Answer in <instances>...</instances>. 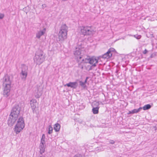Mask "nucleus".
<instances>
[{
	"instance_id": "1",
	"label": "nucleus",
	"mask_w": 157,
	"mask_h": 157,
	"mask_svg": "<svg viewBox=\"0 0 157 157\" xmlns=\"http://www.w3.org/2000/svg\"><path fill=\"white\" fill-rule=\"evenodd\" d=\"M12 79V76L8 75H5L2 79L3 94L6 97H8L10 95Z\"/></svg>"
},
{
	"instance_id": "2",
	"label": "nucleus",
	"mask_w": 157,
	"mask_h": 157,
	"mask_svg": "<svg viewBox=\"0 0 157 157\" xmlns=\"http://www.w3.org/2000/svg\"><path fill=\"white\" fill-rule=\"evenodd\" d=\"M21 110L20 107L15 105L12 109L8 120V124L10 127L12 126L18 117Z\"/></svg>"
},
{
	"instance_id": "3",
	"label": "nucleus",
	"mask_w": 157,
	"mask_h": 157,
	"mask_svg": "<svg viewBox=\"0 0 157 157\" xmlns=\"http://www.w3.org/2000/svg\"><path fill=\"white\" fill-rule=\"evenodd\" d=\"M67 29L68 27L65 24L62 25L58 34L59 41H63L67 38Z\"/></svg>"
},
{
	"instance_id": "4",
	"label": "nucleus",
	"mask_w": 157,
	"mask_h": 157,
	"mask_svg": "<svg viewBox=\"0 0 157 157\" xmlns=\"http://www.w3.org/2000/svg\"><path fill=\"white\" fill-rule=\"evenodd\" d=\"M44 59V55L43 52L40 50L37 51L34 58V62L36 64L40 65L43 62Z\"/></svg>"
},
{
	"instance_id": "5",
	"label": "nucleus",
	"mask_w": 157,
	"mask_h": 157,
	"mask_svg": "<svg viewBox=\"0 0 157 157\" xmlns=\"http://www.w3.org/2000/svg\"><path fill=\"white\" fill-rule=\"evenodd\" d=\"M25 127V123L22 117H20L17 122V124L15 125L14 131L16 134H18Z\"/></svg>"
},
{
	"instance_id": "6",
	"label": "nucleus",
	"mask_w": 157,
	"mask_h": 157,
	"mask_svg": "<svg viewBox=\"0 0 157 157\" xmlns=\"http://www.w3.org/2000/svg\"><path fill=\"white\" fill-rule=\"evenodd\" d=\"M80 33L85 35H89L93 34L94 31L93 29L90 26H82L80 28Z\"/></svg>"
},
{
	"instance_id": "7",
	"label": "nucleus",
	"mask_w": 157,
	"mask_h": 157,
	"mask_svg": "<svg viewBox=\"0 0 157 157\" xmlns=\"http://www.w3.org/2000/svg\"><path fill=\"white\" fill-rule=\"evenodd\" d=\"M83 52L82 49L80 48H76L75 51L74 52V54L76 57L77 60L79 62H81V61H84V60L82 57V54Z\"/></svg>"
},
{
	"instance_id": "8",
	"label": "nucleus",
	"mask_w": 157,
	"mask_h": 157,
	"mask_svg": "<svg viewBox=\"0 0 157 157\" xmlns=\"http://www.w3.org/2000/svg\"><path fill=\"white\" fill-rule=\"evenodd\" d=\"M85 62L86 63H89L92 65L90 67L89 70L91 69V67H95L96 66V64L98 62V59L94 57L91 58L86 59L85 60Z\"/></svg>"
},
{
	"instance_id": "9",
	"label": "nucleus",
	"mask_w": 157,
	"mask_h": 157,
	"mask_svg": "<svg viewBox=\"0 0 157 157\" xmlns=\"http://www.w3.org/2000/svg\"><path fill=\"white\" fill-rule=\"evenodd\" d=\"M31 107L32 110L34 111L36 108L38 107V104L36 99H32L30 101Z\"/></svg>"
},
{
	"instance_id": "10",
	"label": "nucleus",
	"mask_w": 157,
	"mask_h": 157,
	"mask_svg": "<svg viewBox=\"0 0 157 157\" xmlns=\"http://www.w3.org/2000/svg\"><path fill=\"white\" fill-rule=\"evenodd\" d=\"M46 31L45 29H44L42 30H40L37 32L36 33V37L38 39H40V37L43 35Z\"/></svg>"
},
{
	"instance_id": "11",
	"label": "nucleus",
	"mask_w": 157,
	"mask_h": 157,
	"mask_svg": "<svg viewBox=\"0 0 157 157\" xmlns=\"http://www.w3.org/2000/svg\"><path fill=\"white\" fill-rule=\"evenodd\" d=\"M78 85V84L77 82H70L68 83H67L64 85V86H67L68 87H70L71 88L75 89L76 88Z\"/></svg>"
},
{
	"instance_id": "12",
	"label": "nucleus",
	"mask_w": 157,
	"mask_h": 157,
	"mask_svg": "<svg viewBox=\"0 0 157 157\" xmlns=\"http://www.w3.org/2000/svg\"><path fill=\"white\" fill-rule=\"evenodd\" d=\"M42 94V92L41 91V90H39L38 89L35 90L34 93V96L36 98H39L41 95Z\"/></svg>"
},
{
	"instance_id": "13",
	"label": "nucleus",
	"mask_w": 157,
	"mask_h": 157,
	"mask_svg": "<svg viewBox=\"0 0 157 157\" xmlns=\"http://www.w3.org/2000/svg\"><path fill=\"white\" fill-rule=\"evenodd\" d=\"M112 53H109V52L108 51L102 56H100V57L103 59H108L110 58L112 56Z\"/></svg>"
},
{
	"instance_id": "14",
	"label": "nucleus",
	"mask_w": 157,
	"mask_h": 157,
	"mask_svg": "<svg viewBox=\"0 0 157 157\" xmlns=\"http://www.w3.org/2000/svg\"><path fill=\"white\" fill-rule=\"evenodd\" d=\"M45 136L44 134H43L42 135L40 145H45Z\"/></svg>"
},
{
	"instance_id": "15",
	"label": "nucleus",
	"mask_w": 157,
	"mask_h": 157,
	"mask_svg": "<svg viewBox=\"0 0 157 157\" xmlns=\"http://www.w3.org/2000/svg\"><path fill=\"white\" fill-rule=\"evenodd\" d=\"M142 109V108L141 107L139 108V109H134L131 111H130L128 114L132 113L134 114V113H136L140 111V110Z\"/></svg>"
},
{
	"instance_id": "16",
	"label": "nucleus",
	"mask_w": 157,
	"mask_h": 157,
	"mask_svg": "<svg viewBox=\"0 0 157 157\" xmlns=\"http://www.w3.org/2000/svg\"><path fill=\"white\" fill-rule=\"evenodd\" d=\"M60 125L58 123L56 124L54 127V129L56 132H58L60 128Z\"/></svg>"
},
{
	"instance_id": "17",
	"label": "nucleus",
	"mask_w": 157,
	"mask_h": 157,
	"mask_svg": "<svg viewBox=\"0 0 157 157\" xmlns=\"http://www.w3.org/2000/svg\"><path fill=\"white\" fill-rule=\"evenodd\" d=\"M45 145H40V153L42 154L45 151Z\"/></svg>"
},
{
	"instance_id": "18",
	"label": "nucleus",
	"mask_w": 157,
	"mask_h": 157,
	"mask_svg": "<svg viewBox=\"0 0 157 157\" xmlns=\"http://www.w3.org/2000/svg\"><path fill=\"white\" fill-rule=\"evenodd\" d=\"M99 105V102L97 101H94L92 102V106L93 108H99L98 107Z\"/></svg>"
},
{
	"instance_id": "19",
	"label": "nucleus",
	"mask_w": 157,
	"mask_h": 157,
	"mask_svg": "<svg viewBox=\"0 0 157 157\" xmlns=\"http://www.w3.org/2000/svg\"><path fill=\"white\" fill-rule=\"evenodd\" d=\"M27 72H24L23 71H21V76L22 78L25 79L27 76Z\"/></svg>"
},
{
	"instance_id": "20",
	"label": "nucleus",
	"mask_w": 157,
	"mask_h": 157,
	"mask_svg": "<svg viewBox=\"0 0 157 157\" xmlns=\"http://www.w3.org/2000/svg\"><path fill=\"white\" fill-rule=\"evenodd\" d=\"M151 108V105L150 104H147L144 106L143 109L144 110H146L150 109Z\"/></svg>"
},
{
	"instance_id": "21",
	"label": "nucleus",
	"mask_w": 157,
	"mask_h": 157,
	"mask_svg": "<svg viewBox=\"0 0 157 157\" xmlns=\"http://www.w3.org/2000/svg\"><path fill=\"white\" fill-rule=\"evenodd\" d=\"M99 108H93L92 111L93 113L94 114H98V113Z\"/></svg>"
},
{
	"instance_id": "22",
	"label": "nucleus",
	"mask_w": 157,
	"mask_h": 157,
	"mask_svg": "<svg viewBox=\"0 0 157 157\" xmlns=\"http://www.w3.org/2000/svg\"><path fill=\"white\" fill-rule=\"evenodd\" d=\"M21 69V71H23L24 72H27V71L28 70V67L26 65H22Z\"/></svg>"
},
{
	"instance_id": "23",
	"label": "nucleus",
	"mask_w": 157,
	"mask_h": 157,
	"mask_svg": "<svg viewBox=\"0 0 157 157\" xmlns=\"http://www.w3.org/2000/svg\"><path fill=\"white\" fill-rule=\"evenodd\" d=\"M48 129V133L49 134H51L52 133L53 129L51 125L49 126Z\"/></svg>"
},
{
	"instance_id": "24",
	"label": "nucleus",
	"mask_w": 157,
	"mask_h": 157,
	"mask_svg": "<svg viewBox=\"0 0 157 157\" xmlns=\"http://www.w3.org/2000/svg\"><path fill=\"white\" fill-rule=\"evenodd\" d=\"M79 84L82 87L84 88H85L86 87V84L85 83L81 81H79Z\"/></svg>"
},
{
	"instance_id": "25",
	"label": "nucleus",
	"mask_w": 157,
	"mask_h": 157,
	"mask_svg": "<svg viewBox=\"0 0 157 157\" xmlns=\"http://www.w3.org/2000/svg\"><path fill=\"white\" fill-rule=\"evenodd\" d=\"M133 36L137 39H139L141 37V36L140 35H134Z\"/></svg>"
},
{
	"instance_id": "26",
	"label": "nucleus",
	"mask_w": 157,
	"mask_h": 157,
	"mask_svg": "<svg viewBox=\"0 0 157 157\" xmlns=\"http://www.w3.org/2000/svg\"><path fill=\"white\" fill-rule=\"evenodd\" d=\"M114 49L113 48H110L108 50V52H109V53H112V52L114 51Z\"/></svg>"
},
{
	"instance_id": "27",
	"label": "nucleus",
	"mask_w": 157,
	"mask_h": 157,
	"mask_svg": "<svg viewBox=\"0 0 157 157\" xmlns=\"http://www.w3.org/2000/svg\"><path fill=\"white\" fill-rule=\"evenodd\" d=\"M4 17V15L3 14L0 13V19H2Z\"/></svg>"
},
{
	"instance_id": "28",
	"label": "nucleus",
	"mask_w": 157,
	"mask_h": 157,
	"mask_svg": "<svg viewBox=\"0 0 157 157\" xmlns=\"http://www.w3.org/2000/svg\"><path fill=\"white\" fill-rule=\"evenodd\" d=\"M46 7H47V5L46 4H43L42 6V8L43 9L45 8Z\"/></svg>"
},
{
	"instance_id": "29",
	"label": "nucleus",
	"mask_w": 157,
	"mask_h": 157,
	"mask_svg": "<svg viewBox=\"0 0 157 157\" xmlns=\"http://www.w3.org/2000/svg\"><path fill=\"white\" fill-rule=\"evenodd\" d=\"M109 143L111 144H113L115 143V142L114 140H110L109 141Z\"/></svg>"
},
{
	"instance_id": "30",
	"label": "nucleus",
	"mask_w": 157,
	"mask_h": 157,
	"mask_svg": "<svg viewBox=\"0 0 157 157\" xmlns=\"http://www.w3.org/2000/svg\"><path fill=\"white\" fill-rule=\"evenodd\" d=\"M147 50L145 49L143 52V54H146L147 53Z\"/></svg>"
},
{
	"instance_id": "31",
	"label": "nucleus",
	"mask_w": 157,
	"mask_h": 157,
	"mask_svg": "<svg viewBox=\"0 0 157 157\" xmlns=\"http://www.w3.org/2000/svg\"><path fill=\"white\" fill-rule=\"evenodd\" d=\"M88 77H87L86 78V79H85V81L84 82H84L85 83V84L87 82V79H88Z\"/></svg>"
},
{
	"instance_id": "32",
	"label": "nucleus",
	"mask_w": 157,
	"mask_h": 157,
	"mask_svg": "<svg viewBox=\"0 0 157 157\" xmlns=\"http://www.w3.org/2000/svg\"><path fill=\"white\" fill-rule=\"evenodd\" d=\"M88 77H87L86 78V79H85V81L84 82H84L85 83V84L87 82V79H88Z\"/></svg>"
},
{
	"instance_id": "33",
	"label": "nucleus",
	"mask_w": 157,
	"mask_h": 157,
	"mask_svg": "<svg viewBox=\"0 0 157 157\" xmlns=\"http://www.w3.org/2000/svg\"><path fill=\"white\" fill-rule=\"evenodd\" d=\"M73 157H82V156L79 155H75Z\"/></svg>"
},
{
	"instance_id": "34",
	"label": "nucleus",
	"mask_w": 157,
	"mask_h": 157,
	"mask_svg": "<svg viewBox=\"0 0 157 157\" xmlns=\"http://www.w3.org/2000/svg\"><path fill=\"white\" fill-rule=\"evenodd\" d=\"M40 157H44V156H40Z\"/></svg>"
}]
</instances>
